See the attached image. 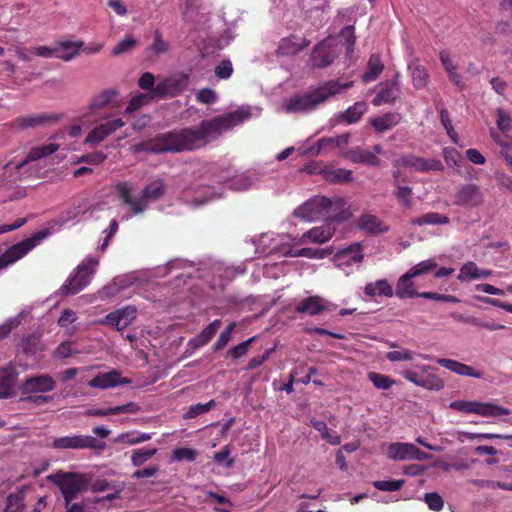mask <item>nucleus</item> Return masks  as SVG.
I'll return each mask as SVG.
<instances>
[{
    "label": "nucleus",
    "mask_w": 512,
    "mask_h": 512,
    "mask_svg": "<svg viewBox=\"0 0 512 512\" xmlns=\"http://www.w3.org/2000/svg\"><path fill=\"white\" fill-rule=\"evenodd\" d=\"M270 251H280L285 257H306L310 259H323L330 253L326 249L302 248L295 250L290 244L274 245Z\"/></svg>",
    "instance_id": "23"
},
{
    "label": "nucleus",
    "mask_w": 512,
    "mask_h": 512,
    "mask_svg": "<svg viewBox=\"0 0 512 512\" xmlns=\"http://www.w3.org/2000/svg\"><path fill=\"white\" fill-rule=\"evenodd\" d=\"M351 85V82L341 83L339 81H327L313 90L287 99L284 102L282 109L287 113H304L313 111L320 104L326 102L332 96L341 93Z\"/></svg>",
    "instance_id": "3"
},
{
    "label": "nucleus",
    "mask_w": 512,
    "mask_h": 512,
    "mask_svg": "<svg viewBox=\"0 0 512 512\" xmlns=\"http://www.w3.org/2000/svg\"><path fill=\"white\" fill-rule=\"evenodd\" d=\"M204 186L205 191H197L196 196L193 198L194 205H202L214 199H219L223 195V187H210L206 184H202Z\"/></svg>",
    "instance_id": "44"
},
{
    "label": "nucleus",
    "mask_w": 512,
    "mask_h": 512,
    "mask_svg": "<svg viewBox=\"0 0 512 512\" xmlns=\"http://www.w3.org/2000/svg\"><path fill=\"white\" fill-rule=\"evenodd\" d=\"M151 439V434L138 432V433H123L119 436L121 442L135 445Z\"/></svg>",
    "instance_id": "58"
},
{
    "label": "nucleus",
    "mask_w": 512,
    "mask_h": 512,
    "mask_svg": "<svg viewBox=\"0 0 512 512\" xmlns=\"http://www.w3.org/2000/svg\"><path fill=\"white\" fill-rule=\"evenodd\" d=\"M196 456H197V452H196V450H194L192 448L179 447V448H175L172 451V460L177 461V462H180V461L193 462L196 459Z\"/></svg>",
    "instance_id": "55"
},
{
    "label": "nucleus",
    "mask_w": 512,
    "mask_h": 512,
    "mask_svg": "<svg viewBox=\"0 0 512 512\" xmlns=\"http://www.w3.org/2000/svg\"><path fill=\"white\" fill-rule=\"evenodd\" d=\"M83 45L82 41H59L56 44V58L66 62L71 61L79 54Z\"/></svg>",
    "instance_id": "36"
},
{
    "label": "nucleus",
    "mask_w": 512,
    "mask_h": 512,
    "mask_svg": "<svg viewBox=\"0 0 512 512\" xmlns=\"http://www.w3.org/2000/svg\"><path fill=\"white\" fill-rule=\"evenodd\" d=\"M455 198V204L469 208L478 207L484 201L480 187L473 183L458 186Z\"/></svg>",
    "instance_id": "17"
},
{
    "label": "nucleus",
    "mask_w": 512,
    "mask_h": 512,
    "mask_svg": "<svg viewBox=\"0 0 512 512\" xmlns=\"http://www.w3.org/2000/svg\"><path fill=\"white\" fill-rule=\"evenodd\" d=\"M402 119L398 112H387L381 116L371 118L370 124L377 133H384L397 126Z\"/></svg>",
    "instance_id": "34"
},
{
    "label": "nucleus",
    "mask_w": 512,
    "mask_h": 512,
    "mask_svg": "<svg viewBox=\"0 0 512 512\" xmlns=\"http://www.w3.org/2000/svg\"><path fill=\"white\" fill-rule=\"evenodd\" d=\"M252 115L253 112L250 106H241L232 112L216 116L210 120H203L198 126L173 130L138 143L133 146V151L155 154L193 151L215 140L223 132L242 124L250 119Z\"/></svg>",
    "instance_id": "1"
},
{
    "label": "nucleus",
    "mask_w": 512,
    "mask_h": 512,
    "mask_svg": "<svg viewBox=\"0 0 512 512\" xmlns=\"http://www.w3.org/2000/svg\"><path fill=\"white\" fill-rule=\"evenodd\" d=\"M401 376L407 381L427 390L439 391L444 387V381L436 374H427L420 376L411 369H405L401 372Z\"/></svg>",
    "instance_id": "20"
},
{
    "label": "nucleus",
    "mask_w": 512,
    "mask_h": 512,
    "mask_svg": "<svg viewBox=\"0 0 512 512\" xmlns=\"http://www.w3.org/2000/svg\"><path fill=\"white\" fill-rule=\"evenodd\" d=\"M211 271L214 277H218L220 285L224 282L231 281L236 275L243 274L245 269L241 266L228 265L222 261H216L211 266Z\"/></svg>",
    "instance_id": "33"
},
{
    "label": "nucleus",
    "mask_w": 512,
    "mask_h": 512,
    "mask_svg": "<svg viewBox=\"0 0 512 512\" xmlns=\"http://www.w3.org/2000/svg\"><path fill=\"white\" fill-rule=\"evenodd\" d=\"M54 388L55 381L49 375L30 377L22 386L24 394L45 393L52 391Z\"/></svg>",
    "instance_id": "25"
},
{
    "label": "nucleus",
    "mask_w": 512,
    "mask_h": 512,
    "mask_svg": "<svg viewBox=\"0 0 512 512\" xmlns=\"http://www.w3.org/2000/svg\"><path fill=\"white\" fill-rule=\"evenodd\" d=\"M132 406H133V404L129 403L126 405L109 407L106 409L91 408V409L87 410L85 414L88 416H100V417H104V416H108V415H117V414L132 412Z\"/></svg>",
    "instance_id": "49"
},
{
    "label": "nucleus",
    "mask_w": 512,
    "mask_h": 512,
    "mask_svg": "<svg viewBox=\"0 0 512 512\" xmlns=\"http://www.w3.org/2000/svg\"><path fill=\"white\" fill-rule=\"evenodd\" d=\"M157 453L156 448H140L133 451L131 461L134 466H141Z\"/></svg>",
    "instance_id": "51"
},
{
    "label": "nucleus",
    "mask_w": 512,
    "mask_h": 512,
    "mask_svg": "<svg viewBox=\"0 0 512 512\" xmlns=\"http://www.w3.org/2000/svg\"><path fill=\"white\" fill-rule=\"evenodd\" d=\"M384 65L378 55H371L368 61L367 71L363 74V81L368 83L374 81L383 71Z\"/></svg>",
    "instance_id": "46"
},
{
    "label": "nucleus",
    "mask_w": 512,
    "mask_h": 512,
    "mask_svg": "<svg viewBox=\"0 0 512 512\" xmlns=\"http://www.w3.org/2000/svg\"><path fill=\"white\" fill-rule=\"evenodd\" d=\"M227 182L228 187L236 192H244L252 188L258 187V184L261 181L260 173L256 171H244L239 174H236L229 180L221 177L218 180V183Z\"/></svg>",
    "instance_id": "19"
},
{
    "label": "nucleus",
    "mask_w": 512,
    "mask_h": 512,
    "mask_svg": "<svg viewBox=\"0 0 512 512\" xmlns=\"http://www.w3.org/2000/svg\"><path fill=\"white\" fill-rule=\"evenodd\" d=\"M340 37L345 40L344 43H341L340 40L329 38L313 49L311 55L313 66L322 68L330 65L338 57L343 47H345L348 57L352 55L356 40L354 27L347 26L343 28Z\"/></svg>",
    "instance_id": "4"
},
{
    "label": "nucleus",
    "mask_w": 512,
    "mask_h": 512,
    "mask_svg": "<svg viewBox=\"0 0 512 512\" xmlns=\"http://www.w3.org/2000/svg\"><path fill=\"white\" fill-rule=\"evenodd\" d=\"M136 318V309L132 306H126L114 312L107 314L103 323L115 327L118 331L127 328Z\"/></svg>",
    "instance_id": "21"
},
{
    "label": "nucleus",
    "mask_w": 512,
    "mask_h": 512,
    "mask_svg": "<svg viewBox=\"0 0 512 512\" xmlns=\"http://www.w3.org/2000/svg\"><path fill=\"white\" fill-rule=\"evenodd\" d=\"M405 481L401 479L397 480H385V481H374L373 486L381 491L394 492L400 490Z\"/></svg>",
    "instance_id": "60"
},
{
    "label": "nucleus",
    "mask_w": 512,
    "mask_h": 512,
    "mask_svg": "<svg viewBox=\"0 0 512 512\" xmlns=\"http://www.w3.org/2000/svg\"><path fill=\"white\" fill-rule=\"evenodd\" d=\"M364 258L361 243H353L350 246L337 251L333 257L335 266L344 275L349 276L360 267Z\"/></svg>",
    "instance_id": "9"
},
{
    "label": "nucleus",
    "mask_w": 512,
    "mask_h": 512,
    "mask_svg": "<svg viewBox=\"0 0 512 512\" xmlns=\"http://www.w3.org/2000/svg\"><path fill=\"white\" fill-rule=\"evenodd\" d=\"M52 447L55 449H99L104 444L99 442L95 437L88 435H71L56 438Z\"/></svg>",
    "instance_id": "15"
},
{
    "label": "nucleus",
    "mask_w": 512,
    "mask_h": 512,
    "mask_svg": "<svg viewBox=\"0 0 512 512\" xmlns=\"http://www.w3.org/2000/svg\"><path fill=\"white\" fill-rule=\"evenodd\" d=\"M328 301L319 296H311L303 299L296 307V312L316 316L328 309Z\"/></svg>",
    "instance_id": "31"
},
{
    "label": "nucleus",
    "mask_w": 512,
    "mask_h": 512,
    "mask_svg": "<svg viewBox=\"0 0 512 512\" xmlns=\"http://www.w3.org/2000/svg\"><path fill=\"white\" fill-rule=\"evenodd\" d=\"M368 378L376 388L383 390L391 388L392 385L395 383V381L391 379L389 376L376 372H370L368 374Z\"/></svg>",
    "instance_id": "53"
},
{
    "label": "nucleus",
    "mask_w": 512,
    "mask_h": 512,
    "mask_svg": "<svg viewBox=\"0 0 512 512\" xmlns=\"http://www.w3.org/2000/svg\"><path fill=\"white\" fill-rule=\"evenodd\" d=\"M437 363L440 366L448 369L449 371L454 372L461 376H469V377H473V378H477V379H480L483 376V374L481 372L474 370L471 366L460 363L453 359L439 358L437 360Z\"/></svg>",
    "instance_id": "37"
},
{
    "label": "nucleus",
    "mask_w": 512,
    "mask_h": 512,
    "mask_svg": "<svg viewBox=\"0 0 512 512\" xmlns=\"http://www.w3.org/2000/svg\"><path fill=\"white\" fill-rule=\"evenodd\" d=\"M327 197L315 196L310 198L294 210V215L304 221L313 222L319 219H326Z\"/></svg>",
    "instance_id": "12"
},
{
    "label": "nucleus",
    "mask_w": 512,
    "mask_h": 512,
    "mask_svg": "<svg viewBox=\"0 0 512 512\" xmlns=\"http://www.w3.org/2000/svg\"><path fill=\"white\" fill-rule=\"evenodd\" d=\"M289 238H293L291 235H279L274 233H265L261 235V237L258 240L257 250H259L262 254H278L282 255L283 253L280 251H270L271 247L274 245H283V244H289L285 240Z\"/></svg>",
    "instance_id": "30"
},
{
    "label": "nucleus",
    "mask_w": 512,
    "mask_h": 512,
    "mask_svg": "<svg viewBox=\"0 0 512 512\" xmlns=\"http://www.w3.org/2000/svg\"><path fill=\"white\" fill-rule=\"evenodd\" d=\"M118 92L115 89H105L91 98L88 111L83 117L96 116L100 111L110 105Z\"/></svg>",
    "instance_id": "27"
},
{
    "label": "nucleus",
    "mask_w": 512,
    "mask_h": 512,
    "mask_svg": "<svg viewBox=\"0 0 512 512\" xmlns=\"http://www.w3.org/2000/svg\"><path fill=\"white\" fill-rule=\"evenodd\" d=\"M347 157L353 163H360L375 167L380 165V159L377 156H375L374 152H370V150L361 147H356L350 150L347 153Z\"/></svg>",
    "instance_id": "41"
},
{
    "label": "nucleus",
    "mask_w": 512,
    "mask_h": 512,
    "mask_svg": "<svg viewBox=\"0 0 512 512\" xmlns=\"http://www.w3.org/2000/svg\"><path fill=\"white\" fill-rule=\"evenodd\" d=\"M189 84V77L185 73H175L157 83L152 90L153 95L158 97H172L182 92Z\"/></svg>",
    "instance_id": "14"
},
{
    "label": "nucleus",
    "mask_w": 512,
    "mask_h": 512,
    "mask_svg": "<svg viewBox=\"0 0 512 512\" xmlns=\"http://www.w3.org/2000/svg\"><path fill=\"white\" fill-rule=\"evenodd\" d=\"M400 171L396 170L393 172V178H394V184H395V191L394 195L404 208L411 209L413 206V192L412 188L409 186H402L400 185L399 178H400Z\"/></svg>",
    "instance_id": "39"
},
{
    "label": "nucleus",
    "mask_w": 512,
    "mask_h": 512,
    "mask_svg": "<svg viewBox=\"0 0 512 512\" xmlns=\"http://www.w3.org/2000/svg\"><path fill=\"white\" fill-rule=\"evenodd\" d=\"M124 125L125 123L121 118H116L100 123L89 132L85 138V143L91 146H97L115 131L122 128Z\"/></svg>",
    "instance_id": "18"
},
{
    "label": "nucleus",
    "mask_w": 512,
    "mask_h": 512,
    "mask_svg": "<svg viewBox=\"0 0 512 512\" xmlns=\"http://www.w3.org/2000/svg\"><path fill=\"white\" fill-rule=\"evenodd\" d=\"M400 94V74L395 73L390 80L379 84L378 93L372 100V104L374 106H380L382 104L393 103L400 97Z\"/></svg>",
    "instance_id": "16"
},
{
    "label": "nucleus",
    "mask_w": 512,
    "mask_h": 512,
    "mask_svg": "<svg viewBox=\"0 0 512 512\" xmlns=\"http://www.w3.org/2000/svg\"><path fill=\"white\" fill-rule=\"evenodd\" d=\"M408 71L415 89L420 90L427 86L429 73L427 69L419 63L418 59H413L408 63Z\"/></svg>",
    "instance_id": "35"
},
{
    "label": "nucleus",
    "mask_w": 512,
    "mask_h": 512,
    "mask_svg": "<svg viewBox=\"0 0 512 512\" xmlns=\"http://www.w3.org/2000/svg\"><path fill=\"white\" fill-rule=\"evenodd\" d=\"M449 407L463 413H474L482 417H501L510 414V410L494 403H482L478 401L456 400Z\"/></svg>",
    "instance_id": "8"
},
{
    "label": "nucleus",
    "mask_w": 512,
    "mask_h": 512,
    "mask_svg": "<svg viewBox=\"0 0 512 512\" xmlns=\"http://www.w3.org/2000/svg\"><path fill=\"white\" fill-rule=\"evenodd\" d=\"M46 479L60 489L65 503L68 504L76 499L89 483L88 477L79 472L57 471L47 475Z\"/></svg>",
    "instance_id": "5"
},
{
    "label": "nucleus",
    "mask_w": 512,
    "mask_h": 512,
    "mask_svg": "<svg viewBox=\"0 0 512 512\" xmlns=\"http://www.w3.org/2000/svg\"><path fill=\"white\" fill-rule=\"evenodd\" d=\"M214 406H215L214 400H210L209 402L204 403V404L197 403V404L191 405L188 408L187 412L185 413L184 417L187 419L195 418L199 415L207 413Z\"/></svg>",
    "instance_id": "56"
},
{
    "label": "nucleus",
    "mask_w": 512,
    "mask_h": 512,
    "mask_svg": "<svg viewBox=\"0 0 512 512\" xmlns=\"http://www.w3.org/2000/svg\"><path fill=\"white\" fill-rule=\"evenodd\" d=\"M54 120L57 117L47 113L19 116L14 120L13 127L19 130L36 128Z\"/></svg>",
    "instance_id": "28"
},
{
    "label": "nucleus",
    "mask_w": 512,
    "mask_h": 512,
    "mask_svg": "<svg viewBox=\"0 0 512 512\" xmlns=\"http://www.w3.org/2000/svg\"><path fill=\"white\" fill-rule=\"evenodd\" d=\"M59 149V146L55 143H48L42 146L32 148L26 158L15 165L17 169L24 167L26 164L32 161H37L45 158Z\"/></svg>",
    "instance_id": "38"
},
{
    "label": "nucleus",
    "mask_w": 512,
    "mask_h": 512,
    "mask_svg": "<svg viewBox=\"0 0 512 512\" xmlns=\"http://www.w3.org/2000/svg\"><path fill=\"white\" fill-rule=\"evenodd\" d=\"M104 209V204L96 203L89 205L85 199H82L72 207L63 211L57 219L54 220V224L61 226L64 225H76L82 220L87 219V215L92 216L94 212L101 211Z\"/></svg>",
    "instance_id": "10"
},
{
    "label": "nucleus",
    "mask_w": 512,
    "mask_h": 512,
    "mask_svg": "<svg viewBox=\"0 0 512 512\" xmlns=\"http://www.w3.org/2000/svg\"><path fill=\"white\" fill-rule=\"evenodd\" d=\"M367 104L365 102H357L341 113L340 118L348 124L356 123L366 112Z\"/></svg>",
    "instance_id": "47"
},
{
    "label": "nucleus",
    "mask_w": 512,
    "mask_h": 512,
    "mask_svg": "<svg viewBox=\"0 0 512 512\" xmlns=\"http://www.w3.org/2000/svg\"><path fill=\"white\" fill-rule=\"evenodd\" d=\"M397 168H411L417 172L442 171V162L436 158H424L412 153L404 154L394 161Z\"/></svg>",
    "instance_id": "11"
},
{
    "label": "nucleus",
    "mask_w": 512,
    "mask_h": 512,
    "mask_svg": "<svg viewBox=\"0 0 512 512\" xmlns=\"http://www.w3.org/2000/svg\"><path fill=\"white\" fill-rule=\"evenodd\" d=\"M415 355H417L415 352L407 348H400L398 350H392L387 352L386 358L390 362L411 361L414 359Z\"/></svg>",
    "instance_id": "54"
},
{
    "label": "nucleus",
    "mask_w": 512,
    "mask_h": 512,
    "mask_svg": "<svg viewBox=\"0 0 512 512\" xmlns=\"http://www.w3.org/2000/svg\"><path fill=\"white\" fill-rule=\"evenodd\" d=\"M17 381L16 368L12 364L0 368V398L9 397Z\"/></svg>",
    "instance_id": "32"
},
{
    "label": "nucleus",
    "mask_w": 512,
    "mask_h": 512,
    "mask_svg": "<svg viewBox=\"0 0 512 512\" xmlns=\"http://www.w3.org/2000/svg\"><path fill=\"white\" fill-rule=\"evenodd\" d=\"M457 278L461 282L478 279L479 278L478 266L474 262H467V263L463 264Z\"/></svg>",
    "instance_id": "52"
},
{
    "label": "nucleus",
    "mask_w": 512,
    "mask_h": 512,
    "mask_svg": "<svg viewBox=\"0 0 512 512\" xmlns=\"http://www.w3.org/2000/svg\"><path fill=\"white\" fill-rule=\"evenodd\" d=\"M443 157L446 164L452 169H458L461 165V154L453 147L443 149Z\"/></svg>",
    "instance_id": "57"
},
{
    "label": "nucleus",
    "mask_w": 512,
    "mask_h": 512,
    "mask_svg": "<svg viewBox=\"0 0 512 512\" xmlns=\"http://www.w3.org/2000/svg\"><path fill=\"white\" fill-rule=\"evenodd\" d=\"M301 46L292 39L284 38L278 46V53L281 55H293L301 50Z\"/></svg>",
    "instance_id": "61"
},
{
    "label": "nucleus",
    "mask_w": 512,
    "mask_h": 512,
    "mask_svg": "<svg viewBox=\"0 0 512 512\" xmlns=\"http://www.w3.org/2000/svg\"><path fill=\"white\" fill-rule=\"evenodd\" d=\"M450 222V219L447 216L441 215L439 213L430 212L426 213L421 217H418L413 220V224L416 225H424V224H431V225H444L448 224Z\"/></svg>",
    "instance_id": "50"
},
{
    "label": "nucleus",
    "mask_w": 512,
    "mask_h": 512,
    "mask_svg": "<svg viewBox=\"0 0 512 512\" xmlns=\"http://www.w3.org/2000/svg\"><path fill=\"white\" fill-rule=\"evenodd\" d=\"M415 277L407 271L397 281L394 295L399 299L420 297L416 285L413 281Z\"/></svg>",
    "instance_id": "29"
},
{
    "label": "nucleus",
    "mask_w": 512,
    "mask_h": 512,
    "mask_svg": "<svg viewBox=\"0 0 512 512\" xmlns=\"http://www.w3.org/2000/svg\"><path fill=\"white\" fill-rule=\"evenodd\" d=\"M221 320L216 319L206 326L196 337L190 340L189 344L193 348H199L206 345L220 328Z\"/></svg>",
    "instance_id": "42"
},
{
    "label": "nucleus",
    "mask_w": 512,
    "mask_h": 512,
    "mask_svg": "<svg viewBox=\"0 0 512 512\" xmlns=\"http://www.w3.org/2000/svg\"><path fill=\"white\" fill-rule=\"evenodd\" d=\"M99 260L95 257L88 256L81 264L78 265L76 273L64 285L63 289L66 294L74 295L83 290L91 281Z\"/></svg>",
    "instance_id": "7"
},
{
    "label": "nucleus",
    "mask_w": 512,
    "mask_h": 512,
    "mask_svg": "<svg viewBox=\"0 0 512 512\" xmlns=\"http://www.w3.org/2000/svg\"><path fill=\"white\" fill-rule=\"evenodd\" d=\"M326 220L334 223L335 221H343L350 217V212L346 209L347 201L343 197L327 198Z\"/></svg>",
    "instance_id": "26"
},
{
    "label": "nucleus",
    "mask_w": 512,
    "mask_h": 512,
    "mask_svg": "<svg viewBox=\"0 0 512 512\" xmlns=\"http://www.w3.org/2000/svg\"><path fill=\"white\" fill-rule=\"evenodd\" d=\"M364 293L370 298L376 296H385L390 298L394 296L393 287L386 279H378L374 282L367 283L364 287Z\"/></svg>",
    "instance_id": "40"
},
{
    "label": "nucleus",
    "mask_w": 512,
    "mask_h": 512,
    "mask_svg": "<svg viewBox=\"0 0 512 512\" xmlns=\"http://www.w3.org/2000/svg\"><path fill=\"white\" fill-rule=\"evenodd\" d=\"M324 179L331 183H344L352 180V171L344 168L325 169Z\"/></svg>",
    "instance_id": "48"
},
{
    "label": "nucleus",
    "mask_w": 512,
    "mask_h": 512,
    "mask_svg": "<svg viewBox=\"0 0 512 512\" xmlns=\"http://www.w3.org/2000/svg\"><path fill=\"white\" fill-rule=\"evenodd\" d=\"M49 234L48 230H41L34 234L32 237L27 238L17 244L8 248L5 253L0 256V271L8 267L10 264L15 263L33 248H35L43 239Z\"/></svg>",
    "instance_id": "6"
},
{
    "label": "nucleus",
    "mask_w": 512,
    "mask_h": 512,
    "mask_svg": "<svg viewBox=\"0 0 512 512\" xmlns=\"http://www.w3.org/2000/svg\"><path fill=\"white\" fill-rule=\"evenodd\" d=\"M255 340V337H251L248 340H245L241 343H239L236 346H233L228 351V356H230L233 359H238L242 356H244L251 345V343Z\"/></svg>",
    "instance_id": "64"
},
{
    "label": "nucleus",
    "mask_w": 512,
    "mask_h": 512,
    "mask_svg": "<svg viewBox=\"0 0 512 512\" xmlns=\"http://www.w3.org/2000/svg\"><path fill=\"white\" fill-rule=\"evenodd\" d=\"M412 443H391L388 446L387 457L395 461L411 460Z\"/></svg>",
    "instance_id": "43"
},
{
    "label": "nucleus",
    "mask_w": 512,
    "mask_h": 512,
    "mask_svg": "<svg viewBox=\"0 0 512 512\" xmlns=\"http://www.w3.org/2000/svg\"><path fill=\"white\" fill-rule=\"evenodd\" d=\"M130 383L131 380L122 378L119 371L112 370L105 373H99L88 382V385L92 388L108 389Z\"/></svg>",
    "instance_id": "22"
},
{
    "label": "nucleus",
    "mask_w": 512,
    "mask_h": 512,
    "mask_svg": "<svg viewBox=\"0 0 512 512\" xmlns=\"http://www.w3.org/2000/svg\"><path fill=\"white\" fill-rule=\"evenodd\" d=\"M183 2V17L187 22H199L198 14L204 16V12H199L200 9L205 10L202 6L201 0H181Z\"/></svg>",
    "instance_id": "45"
},
{
    "label": "nucleus",
    "mask_w": 512,
    "mask_h": 512,
    "mask_svg": "<svg viewBox=\"0 0 512 512\" xmlns=\"http://www.w3.org/2000/svg\"><path fill=\"white\" fill-rule=\"evenodd\" d=\"M119 199L123 205L128 206L129 213L122 216V220H129L132 216L144 213L151 201L160 199L166 192V185L162 179H155L147 184L139 195H134V186L130 182H118L115 186Z\"/></svg>",
    "instance_id": "2"
},
{
    "label": "nucleus",
    "mask_w": 512,
    "mask_h": 512,
    "mask_svg": "<svg viewBox=\"0 0 512 512\" xmlns=\"http://www.w3.org/2000/svg\"><path fill=\"white\" fill-rule=\"evenodd\" d=\"M436 267H437V263L434 260H432V259H428V260H424V261L419 262L418 264L413 266L408 271L414 277H417V276H420V275H423V274H426V273L430 272L431 270H433Z\"/></svg>",
    "instance_id": "62"
},
{
    "label": "nucleus",
    "mask_w": 512,
    "mask_h": 512,
    "mask_svg": "<svg viewBox=\"0 0 512 512\" xmlns=\"http://www.w3.org/2000/svg\"><path fill=\"white\" fill-rule=\"evenodd\" d=\"M356 226L371 235L382 234L389 230V227L380 218L371 213L361 214L356 220Z\"/></svg>",
    "instance_id": "24"
},
{
    "label": "nucleus",
    "mask_w": 512,
    "mask_h": 512,
    "mask_svg": "<svg viewBox=\"0 0 512 512\" xmlns=\"http://www.w3.org/2000/svg\"><path fill=\"white\" fill-rule=\"evenodd\" d=\"M136 46V40L133 36H126L117 45L114 46L111 53L113 56H118L129 52Z\"/></svg>",
    "instance_id": "59"
},
{
    "label": "nucleus",
    "mask_w": 512,
    "mask_h": 512,
    "mask_svg": "<svg viewBox=\"0 0 512 512\" xmlns=\"http://www.w3.org/2000/svg\"><path fill=\"white\" fill-rule=\"evenodd\" d=\"M153 93L152 91L150 93H142V94H139L135 97H133L128 106L126 107L125 109V112L126 113H130V112H133L137 109H139L143 104L147 103L148 101H150V99L153 97Z\"/></svg>",
    "instance_id": "63"
},
{
    "label": "nucleus",
    "mask_w": 512,
    "mask_h": 512,
    "mask_svg": "<svg viewBox=\"0 0 512 512\" xmlns=\"http://www.w3.org/2000/svg\"><path fill=\"white\" fill-rule=\"evenodd\" d=\"M336 228L332 222L326 221L323 225L313 227L301 236H293L291 241L294 246L306 243L323 244L329 241L335 234Z\"/></svg>",
    "instance_id": "13"
}]
</instances>
